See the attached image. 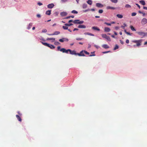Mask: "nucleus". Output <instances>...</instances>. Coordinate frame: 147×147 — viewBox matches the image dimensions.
<instances>
[{"label":"nucleus","instance_id":"f257e3e1","mask_svg":"<svg viewBox=\"0 0 147 147\" xmlns=\"http://www.w3.org/2000/svg\"><path fill=\"white\" fill-rule=\"evenodd\" d=\"M60 51L62 52L63 53H68V51H69L71 54L77 55L78 53H76V51L74 50L72 51L70 49H68L66 50L64 48H62L60 49Z\"/></svg>","mask_w":147,"mask_h":147},{"label":"nucleus","instance_id":"f03ea898","mask_svg":"<svg viewBox=\"0 0 147 147\" xmlns=\"http://www.w3.org/2000/svg\"><path fill=\"white\" fill-rule=\"evenodd\" d=\"M143 41L142 39H140L138 40H134L131 41L132 42L134 43H136V45H134L133 47H139L142 45V43Z\"/></svg>","mask_w":147,"mask_h":147},{"label":"nucleus","instance_id":"7ed1b4c3","mask_svg":"<svg viewBox=\"0 0 147 147\" xmlns=\"http://www.w3.org/2000/svg\"><path fill=\"white\" fill-rule=\"evenodd\" d=\"M102 36L103 38L106 39L108 41H111V39L110 37L109 36H107L106 34H102Z\"/></svg>","mask_w":147,"mask_h":147},{"label":"nucleus","instance_id":"20e7f679","mask_svg":"<svg viewBox=\"0 0 147 147\" xmlns=\"http://www.w3.org/2000/svg\"><path fill=\"white\" fill-rule=\"evenodd\" d=\"M136 33L139 35L142 36L143 37L145 36L146 35V33L143 32H138Z\"/></svg>","mask_w":147,"mask_h":147},{"label":"nucleus","instance_id":"39448f33","mask_svg":"<svg viewBox=\"0 0 147 147\" xmlns=\"http://www.w3.org/2000/svg\"><path fill=\"white\" fill-rule=\"evenodd\" d=\"M141 23L143 25L147 23V19L145 18H143L142 20Z\"/></svg>","mask_w":147,"mask_h":147},{"label":"nucleus","instance_id":"423d86ee","mask_svg":"<svg viewBox=\"0 0 147 147\" xmlns=\"http://www.w3.org/2000/svg\"><path fill=\"white\" fill-rule=\"evenodd\" d=\"M60 33V32L59 31H55L54 33L52 34H47L49 35L52 36L54 35H57L59 34Z\"/></svg>","mask_w":147,"mask_h":147},{"label":"nucleus","instance_id":"0eeeda50","mask_svg":"<svg viewBox=\"0 0 147 147\" xmlns=\"http://www.w3.org/2000/svg\"><path fill=\"white\" fill-rule=\"evenodd\" d=\"M84 51H82L80 52V53H77V55L80 56H85V55H84Z\"/></svg>","mask_w":147,"mask_h":147},{"label":"nucleus","instance_id":"6e6552de","mask_svg":"<svg viewBox=\"0 0 147 147\" xmlns=\"http://www.w3.org/2000/svg\"><path fill=\"white\" fill-rule=\"evenodd\" d=\"M59 41L61 42H63L64 41H68V39L67 38H62L60 39L59 40Z\"/></svg>","mask_w":147,"mask_h":147},{"label":"nucleus","instance_id":"1a4fd4ad","mask_svg":"<svg viewBox=\"0 0 147 147\" xmlns=\"http://www.w3.org/2000/svg\"><path fill=\"white\" fill-rule=\"evenodd\" d=\"M67 13L66 12L63 11L60 13V15L61 16H65L67 15Z\"/></svg>","mask_w":147,"mask_h":147},{"label":"nucleus","instance_id":"9d476101","mask_svg":"<svg viewBox=\"0 0 147 147\" xmlns=\"http://www.w3.org/2000/svg\"><path fill=\"white\" fill-rule=\"evenodd\" d=\"M55 5L53 3H51L48 4L47 5V7L49 8H53L54 6Z\"/></svg>","mask_w":147,"mask_h":147},{"label":"nucleus","instance_id":"9b49d317","mask_svg":"<svg viewBox=\"0 0 147 147\" xmlns=\"http://www.w3.org/2000/svg\"><path fill=\"white\" fill-rule=\"evenodd\" d=\"M111 30L108 27H105L104 28V31L106 32H109Z\"/></svg>","mask_w":147,"mask_h":147},{"label":"nucleus","instance_id":"f8f14e48","mask_svg":"<svg viewBox=\"0 0 147 147\" xmlns=\"http://www.w3.org/2000/svg\"><path fill=\"white\" fill-rule=\"evenodd\" d=\"M96 6L98 7H102L103 5L100 3H97L96 4Z\"/></svg>","mask_w":147,"mask_h":147},{"label":"nucleus","instance_id":"ddd939ff","mask_svg":"<svg viewBox=\"0 0 147 147\" xmlns=\"http://www.w3.org/2000/svg\"><path fill=\"white\" fill-rule=\"evenodd\" d=\"M92 29L94 30H96L98 31H100V29L96 26H93L92 27Z\"/></svg>","mask_w":147,"mask_h":147},{"label":"nucleus","instance_id":"4468645a","mask_svg":"<svg viewBox=\"0 0 147 147\" xmlns=\"http://www.w3.org/2000/svg\"><path fill=\"white\" fill-rule=\"evenodd\" d=\"M106 9H115L116 8L114 7H111L110 6H108L106 7Z\"/></svg>","mask_w":147,"mask_h":147},{"label":"nucleus","instance_id":"2eb2a0df","mask_svg":"<svg viewBox=\"0 0 147 147\" xmlns=\"http://www.w3.org/2000/svg\"><path fill=\"white\" fill-rule=\"evenodd\" d=\"M86 27V26L84 25H80L78 26V28H85Z\"/></svg>","mask_w":147,"mask_h":147},{"label":"nucleus","instance_id":"dca6fc26","mask_svg":"<svg viewBox=\"0 0 147 147\" xmlns=\"http://www.w3.org/2000/svg\"><path fill=\"white\" fill-rule=\"evenodd\" d=\"M16 118H17V119H18V120L20 121V122H21L22 121V119L20 117V116H19V115H16Z\"/></svg>","mask_w":147,"mask_h":147},{"label":"nucleus","instance_id":"f3484780","mask_svg":"<svg viewBox=\"0 0 147 147\" xmlns=\"http://www.w3.org/2000/svg\"><path fill=\"white\" fill-rule=\"evenodd\" d=\"M102 47L105 49H108L109 48V47L107 45L104 44L102 46Z\"/></svg>","mask_w":147,"mask_h":147},{"label":"nucleus","instance_id":"a211bd4d","mask_svg":"<svg viewBox=\"0 0 147 147\" xmlns=\"http://www.w3.org/2000/svg\"><path fill=\"white\" fill-rule=\"evenodd\" d=\"M32 25V23H30L29 24L28 27H27V29H28V30H29L30 28H31Z\"/></svg>","mask_w":147,"mask_h":147},{"label":"nucleus","instance_id":"6ab92c4d","mask_svg":"<svg viewBox=\"0 0 147 147\" xmlns=\"http://www.w3.org/2000/svg\"><path fill=\"white\" fill-rule=\"evenodd\" d=\"M140 2L143 5H144L146 4L145 1L143 0L140 1Z\"/></svg>","mask_w":147,"mask_h":147},{"label":"nucleus","instance_id":"aec40b11","mask_svg":"<svg viewBox=\"0 0 147 147\" xmlns=\"http://www.w3.org/2000/svg\"><path fill=\"white\" fill-rule=\"evenodd\" d=\"M42 44L44 45L45 46H47V47H49V44L47 43L46 42H42Z\"/></svg>","mask_w":147,"mask_h":147},{"label":"nucleus","instance_id":"412c9836","mask_svg":"<svg viewBox=\"0 0 147 147\" xmlns=\"http://www.w3.org/2000/svg\"><path fill=\"white\" fill-rule=\"evenodd\" d=\"M51 10H48L46 12V14L48 15H50L51 14Z\"/></svg>","mask_w":147,"mask_h":147},{"label":"nucleus","instance_id":"4be33fe9","mask_svg":"<svg viewBox=\"0 0 147 147\" xmlns=\"http://www.w3.org/2000/svg\"><path fill=\"white\" fill-rule=\"evenodd\" d=\"M131 30L133 31H136V30L132 26H130V27Z\"/></svg>","mask_w":147,"mask_h":147},{"label":"nucleus","instance_id":"5701e85b","mask_svg":"<svg viewBox=\"0 0 147 147\" xmlns=\"http://www.w3.org/2000/svg\"><path fill=\"white\" fill-rule=\"evenodd\" d=\"M117 16L119 18H121L123 17V16L122 15L119 14H118L117 15Z\"/></svg>","mask_w":147,"mask_h":147},{"label":"nucleus","instance_id":"b1692460","mask_svg":"<svg viewBox=\"0 0 147 147\" xmlns=\"http://www.w3.org/2000/svg\"><path fill=\"white\" fill-rule=\"evenodd\" d=\"M48 47L52 49H53L55 48V47L53 45H51L49 44V47Z\"/></svg>","mask_w":147,"mask_h":147},{"label":"nucleus","instance_id":"393cba45","mask_svg":"<svg viewBox=\"0 0 147 147\" xmlns=\"http://www.w3.org/2000/svg\"><path fill=\"white\" fill-rule=\"evenodd\" d=\"M75 24H82L84 23V21H79V22L78 23L76 22H75Z\"/></svg>","mask_w":147,"mask_h":147},{"label":"nucleus","instance_id":"a878e982","mask_svg":"<svg viewBox=\"0 0 147 147\" xmlns=\"http://www.w3.org/2000/svg\"><path fill=\"white\" fill-rule=\"evenodd\" d=\"M87 4L85 3L83 4L82 5V7L83 9L86 8L87 7Z\"/></svg>","mask_w":147,"mask_h":147},{"label":"nucleus","instance_id":"bb28decb","mask_svg":"<svg viewBox=\"0 0 147 147\" xmlns=\"http://www.w3.org/2000/svg\"><path fill=\"white\" fill-rule=\"evenodd\" d=\"M87 2L88 4H89L90 5H92V1L91 0H88L87 1Z\"/></svg>","mask_w":147,"mask_h":147},{"label":"nucleus","instance_id":"cd10ccee","mask_svg":"<svg viewBox=\"0 0 147 147\" xmlns=\"http://www.w3.org/2000/svg\"><path fill=\"white\" fill-rule=\"evenodd\" d=\"M65 25L67 26H70L73 25V24L72 23H66L65 24Z\"/></svg>","mask_w":147,"mask_h":147},{"label":"nucleus","instance_id":"c85d7f7f","mask_svg":"<svg viewBox=\"0 0 147 147\" xmlns=\"http://www.w3.org/2000/svg\"><path fill=\"white\" fill-rule=\"evenodd\" d=\"M62 28L64 30H67L68 29V27H67V26H62Z\"/></svg>","mask_w":147,"mask_h":147},{"label":"nucleus","instance_id":"c756f323","mask_svg":"<svg viewBox=\"0 0 147 147\" xmlns=\"http://www.w3.org/2000/svg\"><path fill=\"white\" fill-rule=\"evenodd\" d=\"M112 3H116L118 2V0H110Z\"/></svg>","mask_w":147,"mask_h":147},{"label":"nucleus","instance_id":"7c9ffc66","mask_svg":"<svg viewBox=\"0 0 147 147\" xmlns=\"http://www.w3.org/2000/svg\"><path fill=\"white\" fill-rule=\"evenodd\" d=\"M55 40V38H48L47 39V40H53V41H54Z\"/></svg>","mask_w":147,"mask_h":147},{"label":"nucleus","instance_id":"2f4dec72","mask_svg":"<svg viewBox=\"0 0 147 147\" xmlns=\"http://www.w3.org/2000/svg\"><path fill=\"white\" fill-rule=\"evenodd\" d=\"M125 7L127 8H131V6L129 4H126L125 6Z\"/></svg>","mask_w":147,"mask_h":147},{"label":"nucleus","instance_id":"473e14b6","mask_svg":"<svg viewBox=\"0 0 147 147\" xmlns=\"http://www.w3.org/2000/svg\"><path fill=\"white\" fill-rule=\"evenodd\" d=\"M71 12L72 13H74L77 14L78 13V11L75 10L72 11Z\"/></svg>","mask_w":147,"mask_h":147},{"label":"nucleus","instance_id":"72a5a7b5","mask_svg":"<svg viewBox=\"0 0 147 147\" xmlns=\"http://www.w3.org/2000/svg\"><path fill=\"white\" fill-rule=\"evenodd\" d=\"M119 48V46H118L117 45H115V48H114V50H116L117 49H118Z\"/></svg>","mask_w":147,"mask_h":147},{"label":"nucleus","instance_id":"f704fd0d","mask_svg":"<svg viewBox=\"0 0 147 147\" xmlns=\"http://www.w3.org/2000/svg\"><path fill=\"white\" fill-rule=\"evenodd\" d=\"M54 44L55 45H59L60 44L58 42H55L54 43Z\"/></svg>","mask_w":147,"mask_h":147},{"label":"nucleus","instance_id":"c9c22d12","mask_svg":"<svg viewBox=\"0 0 147 147\" xmlns=\"http://www.w3.org/2000/svg\"><path fill=\"white\" fill-rule=\"evenodd\" d=\"M124 26H121V28H122L123 29H125V27H126L127 26V25L126 24H125V23H124Z\"/></svg>","mask_w":147,"mask_h":147},{"label":"nucleus","instance_id":"e433bc0d","mask_svg":"<svg viewBox=\"0 0 147 147\" xmlns=\"http://www.w3.org/2000/svg\"><path fill=\"white\" fill-rule=\"evenodd\" d=\"M80 21V20H76L74 21L73 22L75 24V22L77 23H78Z\"/></svg>","mask_w":147,"mask_h":147},{"label":"nucleus","instance_id":"4c0bfd02","mask_svg":"<svg viewBox=\"0 0 147 147\" xmlns=\"http://www.w3.org/2000/svg\"><path fill=\"white\" fill-rule=\"evenodd\" d=\"M104 24L108 26H110L111 25V23H107V22H105L104 23Z\"/></svg>","mask_w":147,"mask_h":147},{"label":"nucleus","instance_id":"58836bf2","mask_svg":"<svg viewBox=\"0 0 147 147\" xmlns=\"http://www.w3.org/2000/svg\"><path fill=\"white\" fill-rule=\"evenodd\" d=\"M47 32V30L46 29H43L42 30V32Z\"/></svg>","mask_w":147,"mask_h":147},{"label":"nucleus","instance_id":"ea45409f","mask_svg":"<svg viewBox=\"0 0 147 147\" xmlns=\"http://www.w3.org/2000/svg\"><path fill=\"white\" fill-rule=\"evenodd\" d=\"M103 12V10L102 9H100L98 11L99 13H101Z\"/></svg>","mask_w":147,"mask_h":147},{"label":"nucleus","instance_id":"a19ab883","mask_svg":"<svg viewBox=\"0 0 147 147\" xmlns=\"http://www.w3.org/2000/svg\"><path fill=\"white\" fill-rule=\"evenodd\" d=\"M136 14V13L135 12H134V13H131V16H135Z\"/></svg>","mask_w":147,"mask_h":147},{"label":"nucleus","instance_id":"79ce46f5","mask_svg":"<svg viewBox=\"0 0 147 147\" xmlns=\"http://www.w3.org/2000/svg\"><path fill=\"white\" fill-rule=\"evenodd\" d=\"M84 52L86 54H87V55H89V53L87 52V51H84Z\"/></svg>","mask_w":147,"mask_h":147},{"label":"nucleus","instance_id":"37998d69","mask_svg":"<svg viewBox=\"0 0 147 147\" xmlns=\"http://www.w3.org/2000/svg\"><path fill=\"white\" fill-rule=\"evenodd\" d=\"M110 51H105V52H102V53L103 54H105V53H108L109 52H110Z\"/></svg>","mask_w":147,"mask_h":147},{"label":"nucleus","instance_id":"c03bdc74","mask_svg":"<svg viewBox=\"0 0 147 147\" xmlns=\"http://www.w3.org/2000/svg\"><path fill=\"white\" fill-rule=\"evenodd\" d=\"M90 35V36H94V35L92 33H88V35Z\"/></svg>","mask_w":147,"mask_h":147},{"label":"nucleus","instance_id":"a18cd8bd","mask_svg":"<svg viewBox=\"0 0 147 147\" xmlns=\"http://www.w3.org/2000/svg\"><path fill=\"white\" fill-rule=\"evenodd\" d=\"M82 39V38H77L76 40H81Z\"/></svg>","mask_w":147,"mask_h":147},{"label":"nucleus","instance_id":"49530a36","mask_svg":"<svg viewBox=\"0 0 147 147\" xmlns=\"http://www.w3.org/2000/svg\"><path fill=\"white\" fill-rule=\"evenodd\" d=\"M36 16L38 18H40L41 17V15L39 14H37Z\"/></svg>","mask_w":147,"mask_h":147},{"label":"nucleus","instance_id":"de8ad7c7","mask_svg":"<svg viewBox=\"0 0 147 147\" xmlns=\"http://www.w3.org/2000/svg\"><path fill=\"white\" fill-rule=\"evenodd\" d=\"M37 4L40 6L41 5H42V4L40 2H38Z\"/></svg>","mask_w":147,"mask_h":147},{"label":"nucleus","instance_id":"09e8293b","mask_svg":"<svg viewBox=\"0 0 147 147\" xmlns=\"http://www.w3.org/2000/svg\"><path fill=\"white\" fill-rule=\"evenodd\" d=\"M120 43L122 45L124 44L123 42L121 40H120Z\"/></svg>","mask_w":147,"mask_h":147},{"label":"nucleus","instance_id":"8fccbe9b","mask_svg":"<svg viewBox=\"0 0 147 147\" xmlns=\"http://www.w3.org/2000/svg\"><path fill=\"white\" fill-rule=\"evenodd\" d=\"M136 5L139 8V9H140V6L138 5V4H137V3H136Z\"/></svg>","mask_w":147,"mask_h":147},{"label":"nucleus","instance_id":"3c124183","mask_svg":"<svg viewBox=\"0 0 147 147\" xmlns=\"http://www.w3.org/2000/svg\"><path fill=\"white\" fill-rule=\"evenodd\" d=\"M17 113L19 114L20 116H21L22 115V114L20 113V111H18Z\"/></svg>","mask_w":147,"mask_h":147},{"label":"nucleus","instance_id":"603ef678","mask_svg":"<svg viewBox=\"0 0 147 147\" xmlns=\"http://www.w3.org/2000/svg\"><path fill=\"white\" fill-rule=\"evenodd\" d=\"M61 47L60 46H58L57 47V50L58 51H60V49Z\"/></svg>","mask_w":147,"mask_h":147},{"label":"nucleus","instance_id":"864d4df0","mask_svg":"<svg viewBox=\"0 0 147 147\" xmlns=\"http://www.w3.org/2000/svg\"><path fill=\"white\" fill-rule=\"evenodd\" d=\"M126 42L127 43H129V40L128 39H127L126 40Z\"/></svg>","mask_w":147,"mask_h":147},{"label":"nucleus","instance_id":"5fc2aeb1","mask_svg":"<svg viewBox=\"0 0 147 147\" xmlns=\"http://www.w3.org/2000/svg\"><path fill=\"white\" fill-rule=\"evenodd\" d=\"M68 0H61L62 2H65L67 1Z\"/></svg>","mask_w":147,"mask_h":147},{"label":"nucleus","instance_id":"6e6d98bb","mask_svg":"<svg viewBox=\"0 0 147 147\" xmlns=\"http://www.w3.org/2000/svg\"><path fill=\"white\" fill-rule=\"evenodd\" d=\"M73 21H73V20H69L68 22L70 23L71 22H73Z\"/></svg>","mask_w":147,"mask_h":147},{"label":"nucleus","instance_id":"4d7b16f0","mask_svg":"<svg viewBox=\"0 0 147 147\" xmlns=\"http://www.w3.org/2000/svg\"><path fill=\"white\" fill-rule=\"evenodd\" d=\"M78 30V29L77 28H75L74 29L73 31H75V30Z\"/></svg>","mask_w":147,"mask_h":147},{"label":"nucleus","instance_id":"13d9d810","mask_svg":"<svg viewBox=\"0 0 147 147\" xmlns=\"http://www.w3.org/2000/svg\"><path fill=\"white\" fill-rule=\"evenodd\" d=\"M126 34L128 35H131V34L128 32H126Z\"/></svg>","mask_w":147,"mask_h":147},{"label":"nucleus","instance_id":"bf43d9fd","mask_svg":"<svg viewBox=\"0 0 147 147\" xmlns=\"http://www.w3.org/2000/svg\"><path fill=\"white\" fill-rule=\"evenodd\" d=\"M143 7L144 9L147 10V7Z\"/></svg>","mask_w":147,"mask_h":147},{"label":"nucleus","instance_id":"052dcab7","mask_svg":"<svg viewBox=\"0 0 147 147\" xmlns=\"http://www.w3.org/2000/svg\"><path fill=\"white\" fill-rule=\"evenodd\" d=\"M70 18V16H69L67 17L66 18H65V19H69Z\"/></svg>","mask_w":147,"mask_h":147},{"label":"nucleus","instance_id":"680f3d73","mask_svg":"<svg viewBox=\"0 0 147 147\" xmlns=\"http://www.w3.org/2000/svg\"><path fill=\"white\" fill-rule=\"evenodd\" d=\"M89 32H85L84 33V34L85 35H88Z\"/></svg>","mask_w":147,"mask_h":147},{"label":"nucleus","instance_id":"e2e57ef3","mask_svg":"<svg viewBox=\"0 0 147 147\" xmlns=\"http://www.w3.org/2000/svg\"><path fill=\"white\" fill-rule=\"evenodd\" d=\"M70 18H74V16H70Z\"/></svg>","mask_w":147,"mask_h":147},{"label":"nucleus","instance_id":"0e129e2a","mask_svg":"<svg viewBox=\"0 0 147 147\" xmlns=\"http://www.w3.org/2000/svg\"><path fill=\"white\" fill-rule=\"evenodd\" d=\"M115 29L117 30V29H119V27L117 26H116V27H115Z\"/></svg>","mask_w":147,"mask_h":147},{"label":"nucleus","instance_id":"69168bd1","mask_svg":"<svg viewBox=\"0 0 147 147\" xmlns=\"http://www.w3.org/2000/svg\"><path fill=\"white\" fill-rule=\"evenodd\" d=\"M111 36L112 38H115V36H114V35H112Z\"/></svg>","mask_w":147,"mask_h":147},{"label":"nucleus","instance_id":"338daca9","mask_svg":"<svg viewBox=\"0 0 147 147\" xmlns=\"http://www.w3.org/2000/svg\"><path fill=\"white\" fill-rule=\"evenodd\" d=\"M95 55H94H94H89V56H90V57H91V56H94Z\"/></svg>","mask_w":147,"mask_h":147},{"label":"nucleus","instance_id":"774afa93","mask_svg":"<svg viewBox=\"0 0 147 147\" xmlns=\"http://www.w3.org/2000/svg\"><path fill=\"white\" fill-rule=\"evenodd\" d=\"M114 33L115 35H117V33L115 32H114Z\"/></svg>","mask_w":147,"mask_h":147}]
</instances>
